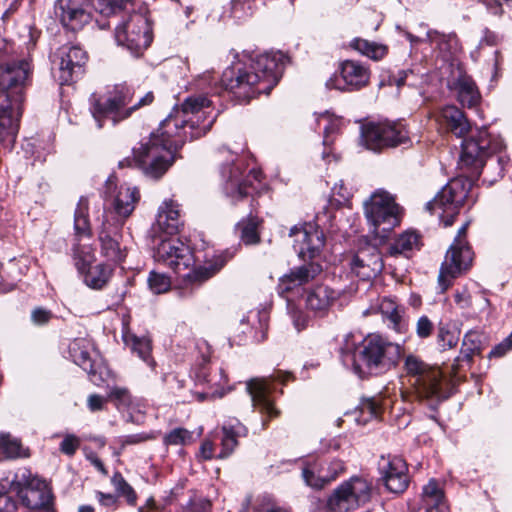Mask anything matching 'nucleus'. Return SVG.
<instances>
[{
	"label": "nucleus",
	"mask_w": 512,
	"mask_h": 512,
	"mask_svg": "<svg viewBox=\"0 0 512 512\" xmlns=\"http://www.w3.org/2000/svg\"><path fill=\"white\" fill-rule=\"evenodd\" d=\"M56 13L66 28L76 31L89 23V0H57Z\"/></svg>",
	"instance_id": "nucleus-25"
},
{
	"label": "nucleus",
	"mask_w": 512,
	"mask_h": 512,
	"mask_svg": "<svg viewBox=\"0 0 512 512\" xmlns=\"http://www.w3.org/2000/svg\"><path fill=\"white\" fill-rule=\"evenodd\" d=\"M52 318L51 311L38 307L35 308L31 313V320L36 325H44Z\"/></svg>",
	"instance_id": "nucleus-58"
},
{
	"label": "nucleus",
	"mask_w": 512,
	"mask_h": 512,
	"mask_svg": "<svg viewBox=\"0 0 512 512\" xmlns=\"http://www.w3.org/2000/svg\"><path fill=\"white\" fill-rule=\"evenodd\" d=\"M107 399L98 394H92L88 397L87 406L91 412L100 411L104 408Z\"/></svg>",
	"instance_id": "nucleus-61"
},
{
	"label": "nucleus",
	"mask_w": 512,
	"mask_h": 512,
	"mask_svg": "<svg viewBox=\"0 0 512 512\" xmlns=\"http://www.w3.org/2000/svg\"><path fill=\"white\" fill-rule=\"evenodd\" d=\"M287 57L282 52L257 55L250 63H236L222 75L221 84L240 101L269 94L282 77Z\"/></svg>",
	"instance_id": "nucleus-2"
},
{
	"label": "nucleus",
	"mask_w": 512,
	"mask_h": 512,
	"mask_svg": "<svg viewBox=\"0 0 512 512\" xmlns=\"http://www.w3.org/2000/svg\"><path fill=\"white\" fill-rule=\"evenodd\" d=\"M17 475H12L10 479H14V485L10 491L18 494L21 504L30 509V511H37L41 508H46L51 504L52 494L45 481L33 477L24 485L16 480Z\"/></svg>",
	"instance_id": "nucleus-19"
},
{
	"label": "nucleus",
	"mask_w": 512,
	"mask_h": 512,
	"mask_svg": "<svg viewBox=\"0 0 512 512\" xmlns=\"http://www.w3.org/2000/svg\"><path fill=\"white\" fill-rule=\"evenodd\" d=\"M343 484L348 496L351 498L357 509L370 501L372 484L367 479L355 476L344 481Z\"/></svg>",
	"instance_id": "nucleus-36"
},
{
	"label": "nucleus",
	"mask_w": 512,
	"mask_h": 512,
	"mask_svg": "<svg viewBox=\"0 0 512 512\" xmlns=\"http://www.w3.org/2000/svg\"><path fill=\"white\" fill-rule=\"evenodd\" d=\"M167 236L157 235L156 238H153L154 241H160L155 249L154 258L157 262L168 266L177 274L188 271L184 275V287L180 291L181 297L192 295L195 286L200 285L215 275L233 256L232 253L226 251L216 256L213 264L190 270V267L194 264V259L189 246L178 238H167Z\"/></svg>",
	"instance_id": "nucleus-5"
},
{
	"label": "nucleus",
	"mask_w": 512,
	"mask_h": 512,
	"mask_svg": "<svg viewBox=\"0 0 512 512\" xmlns=\"http://www.w3.org/2000/svg\"><path fill=\"white\" fill-rule=\"evenodd\" d=\"M289 378V375H280L273 379H252L246 383V390L249 393L253 406L256 407L261 414L266 415L268 419L279 416L280 411L274 406L270 393L274 389L273 381L277 380L282 383Z\"/></svg>",
	"instance_id": "nucleus-22"
},
{
	"label": "nucleus",
	"mask_w": 512,
	"mask_h": 512,
	"mask_svg": "<svg viewBox=\"0 0 512 512\" xmlns=\"http://www.w3.org/2000/svg\"><path fill=\"white\" fill-rule=\"evenodd\" d=\"M111 483L114 486L117 494L126 498L130 505H135L137 495L131 485L124 479L121 473L116 472L111 478Z\"/></svg>",
	"instance_id": "nucleus-49"
},
{
	"label": "nucleus",
	"mask_w": 512,
	"mask_h": 512,
	"mask_svg": "<svg viewBox=\"0 0 512 512\" xmlns=\"http://www.w3.org/2000/svg\"><path fill=\"white\" fill-rule=\"evenodd\" d=\"M488 11L494 15L503 13V3L500 0H482Z\"/></svg>",
	"instance_id": "nucleus-63"
},
{
	"label": "nucleus",
	"mask_w": 512,
	"mask_h": 512,
	"mask_svg": "<svg viewBox=\"0 0 512 512\" xmlns=\"http://www.w3.org/2000/svg\"><path fill=\"white\" fill-rule=\"evenodd\" d=\"M364 215L369 232L380 241L387 239L401 222V209L394 197L384 191H375L364 202Z\"/></svg>",
	"instance_id": "nucleus-8"
},
{
	"label": "nucleus",
	"mask_w": 512,
	"mask_h": 512,
	"mask_svg": "<svg viewBox=\"0 0 512 512\" xmlns=\"http://www.w3.org/2000/svg\"><path fill=\"white\" fill-rule=\"evenodd\" d=\"M148 287L154 294H161L167 292L171 287L170 278L164 274L156 271H151L149 273L148 279Z\"/></svg>",
	"instance_id": "nucleus-51"
},
{
	"label": "nucleus",
	"mask_w": 512,
	"mask_h": 512,
	"mask_svg": "<svg viewBox=\"0 0 512 512\" xmlns=\"http://www.w3.org/2000/svg\"><path fill=\"white\" fill-rule=\"evenodd\" d=\"M409 141L408 132L399 123L368 122L361 126L360 142L374 152L407 144Z\"/></svg>",
	"instance_id": "nucleus-14"
},
{
	"label": "nucleus",
	"mask_w": 512,
	"mask_h": 512,
	"mask_svg": "<svg viewBox=\"0 0 512 512\" xmlns=\"http://www.w3.org/2000/svg\"><path fill=\"white\" fill-rule=\"evenodd\" d=\"M96 9L104 16L123 13L128 15L135 9V0H97Z\"/></svg>",
	"instance_id": "nucleus-41"
},
{
	"label": "nucleus",
	"mask_w": 512,
	"mask_h": 512,
	"mask_svg": "<svg viewBox=\"0 0 512 512\" xmlns=\"http://www.w3.org/2000/svg\"><path fill=\"white\" fill-rule=\"evenodd\" d=\"M258 221L256 218L250 217L242 220L237 224V230L240 231L241 241L246 245H252L259 242Z\"/></svg>",
	"instance_id": "nucleus-47"
},
{
	"label": "nucleus",
	"mask_w": 512,
	"mask_h": 512,
	"mask_svg": "<svg viewBox=\"0 0 512 512\" xmlns=\"http://www.w3.org/2000/svg\"><path fill=\"white\" fill-rule=\"evenodd\" d=\"M57 59V79L61 85H69L83 75L88 57L81 47L64 45L59 48Z\"/></svg>",
	"instance_id": "nucleus-15"
},
{
	"label": "nucleus",
	"mask_w": 512,
	"mask_h": 512,
	"mask_svg": "<svg viewBox=\"0 0 512 512\" xmlns=\"http://www.w3.org/2000/svg\"><path fill=\"white\" fill-rule=\"evenodd\" d=\"M455 303L461 309L471 308L473 305L472 298L466 289L462 291H457L454 295Z\"/></svg>",
	"instance_id": "nucleus-60"
},
{
	"label": "nucleus",
	"mask_w": 512,
	"mask_h": 512,
	"mask_svg": "<svg viewBox=\"0 0 512 512\" xmlns=\"http://www.w3.org/2000/svg\"><path fill=\"white\" fill-rule=\"evenodd\" d=\"M180 211L178 204L173 200H164L158 208L155 223L152 225L150 235L156 238L157 235H174L180 227Z\"/></svg>",
	"instance_id": "nucleus-28"
},
{
	"label": "nucleus",
	"mask_w": 512,
	"mask_h": 512,
	"mask_svg": "<svg viewBox=\"0 0 512 512\" xmlns=\"http://www.w3.org/2000/svg\"><path fill=\"white\" fill-rule=\"evenodd\" d=\"M246 427L236 418L227 419L222 426L221 451L218 455L214 453V443L206 439L200 447V455L204 460L214 457L225 459L229 457L238 445V438L246 436Z\"/></svg>",
	"instance_id": "nucleus-16"
},
{
	"label": "nucleus",
	"mask_w": 512,
	"mask_h": 512,
	"mask_svg": "<svg viewBox=\"0 0 512 512\" xmlns=\"http://www.w3.org/2000/svg\"><path fill=\"white\" fill-rule=\"evenodd\" d=\"M192 441H193V433L191 431H189L185 428H181V427L171 430L163 438V442L167 446H169V445L185 446V445L192 443Z\"/></svg>",
	"instance_id": "nucleus-50"
},
{
	"label": "nucleus",
	"mask_w": 512,
	"mask_h": 512,
	"mask_svg": "<svg viewBox=\"0 0 512 512\" xmlns=\"http://www.w3.org/2000/svg\"><path fill=\"white\" fill-rule=\"evenodd\" d=\"M472 180L456 177L450 180L441 191L426 204L431 213H438L445 227L451 226L461 206L468 200L472 188Z\"/></svg>",
	"instance_id": "nucleus-9"
},
{
	"label": "nucleus",
	"mask_w": 512,
	"mask_h": 512,
	"mask_svg": "<svg viewBox=\"0 0 512 512\" xmlns=\"http://www.w3.org/2000/svg\"><path fill=\"white\" fill-rule=\"evenodd\" d=\"M469 223H464L458 230L456 237L450 245L445 259L441 265L438 282L441 291L444 292L463 271L470 268L473 260V252L466 241V232Z\"/></svg>",
	"instance_id": "nucleus-11"
},
{
	"label": "nucleus",
	"mask_w": 512,
	"mask_h": 512,
	"mask_svg": "<svg viewBox=\"0 0 512 512\" xmlns=\"http://www.w3.org/2000/svg\"><path fill=\"white\" fill-rule=\"evenodd\" d=\"M370 72L364 64L346 60L340 66V75H333L326 81V88L339 91H353L361 89L369 82Z\"/></svg>",
	"instance_id": "nucleus-17"
},
{
	"label": "nucleus",
	"mask_w": 512,
	"mask_h": 512,
	"mask_svg": "<svg viewBox=\"0 0 512 512\" xmlns=\"http://www.w3.org/2000/svg\"><path fill=\"white\" fill-rule=\"evenodd\" d=\"M454 90L458 101L467 107H474L480 100V93L473 79L467 75H460L454 83Z\"/></svg>",
	"instance_id": "nucleus-37"
},
{
	"label": "nucleus",
	"mask_w": 512,
	"mask_h": 512,
	"mask_svg": "<svg viewBox=\"0 0 512 512\" xmlns=\"http://www.w3.org/2000/svg\"><path fill=\"white\" fill-rule=\"evenodd\" d=\"M88 375L92 383L97 386L106 385L108 389L115 381V374L105 364L94 365Z\"/></svg>",
	"instance_id": "nucleus-48"
},
{
	"label": "nucleus",
	"mask_w": 512,
	"mask_h": 512,
	"mask_svg": "<svg viewBox=\"0 0 512 512\" xmlns=\"http://www.w3.org/2000/svg\"><path fill=\"white\" fill-rule=\"evenodd\" d=\"M351 271L361 280H371L379 275L384 263L379 249L370 244L361 247L349 262Z\"/></svg>",
	"instance_id": "nucleus-23"
},
{
	"label": "nucleus",
	"mask_w": 512,
	"mask_h": 512,
	"mask_svg": "<svg viewBox=\"0 0 512 512\" xmlns=\"http://www.w3.org/2000/svg\"><path fill=\"white\" fill-rule=\"evenodd\" d=\"M211 101L204 95L187 97L181 107H177L153 131L147 140L133 149V162L145 176L152 179L162 177L175 159L176 151L188 139H197L211 128L214 118L204 119Z\"/></svg>",
	"instance_id": "nucleus-1"
},
{
	"label": "nucleus",
	"mask_w": 512,
	"mask_h": 512,
	"mask_svg": "<svg viewBox=\"0 0 512 512\" xmlns=\"http://www.w3.org/2000/svg\"><path fill=\"white\" fill-rule=\"evenodd\" d=\"M140 194L136 187L121 185L112 202V209L105 211L104 217L109 216L111 222L124 224L125 220L132 214Z\"/></svg>",
	"instance_id": "nucleus-27"
},
{
	"label": "nucleus",
	"mask_w": 512,
	"mask_h": 512,
	"mask_svg": "<svg viewBox=\"0 0 512 512\" xmlns=\"http://www.w3.org/2000/svg\"><path fill=\"white\" fill-rule=\"evenodd\" d=\"M289 236L294 238V249L303 259L317 257L325 244L323 231L313 222L292 227Z\"/></svg>",
	"instance_id": "nucleus-18"
},
{
	"label": "nucleus",
	"mask_w": 512,
	"mask_h": 512,
	"mask_svg": "<svg viewBox=\"0 0 512 512\" xmlns=\"http://www.w3.org/2000/svg\"><path fill=\"white\" fill-rule=\"evenodd\" d=\"M151 438L152 437L146 433L132 434V435L123 437V439L121 440V444H122V447H124L125 445L139 444V443L145 442Z\"/></svg>",
	"instance_id": "nucleus-62"
},
{
	"label": "nucleus",
	"mask_w": 512,
	"mask_h": 512,
	"mask_svg": "<svg viewBox=\"0 0 512 512\" xmlns=\"http://www.w3.org/2000/svg\"><path fill=\"white\" fill-rule=\"evenodd\" d=\"M31 73L27 59L0 60V142L6 147L16 139Z\"/></svg>",
	"instance_id": "nucleus-4"
},
{
	"label": "nucleus",
	"mask_w": 512,
	"mask_h": 512,
	"mask_svg": "<svg viewBox=\"0 0 512 512\" xmlns=\"http://www.w3.org/2000/svg\"><path fill=\"white\" fill-rule=\"evenodd\" d=\"M250 0H232L231 1V13L234 18L242 19L248 15L250 6L247 5Z\"/></svg>",
	"instance_id": "nucleus-57"
},
{
	"label": "nucleus",
	"mask_w": 512,
	"mask_h": 512,
	"mask_svg": "<svg viewBox=\"0 0 512 512\" xmlns=\"http://www.w3.org/2000/svg\"><path fill=\"white\" fill-rule=\"evenodd\" d=\"M482 336L476 331H469L465 334L462 347L461 357L470 362L473 356L478 355L482 351Z\"/></svg>",
	"instance_id": "nucleus-44"
},
{
	"label": "nucleus",
	"mask_w": 512,
	"mask_h": 512,
	"mask_svg": "<svg viewBox=\"0 0 512 512\" xmlns=\"http://www.w3.org/2000/svg\"><path fill=\"white\" fill-rule=\"evenodd\" d=\"M440 122L457 137H465L471 125L464 113L454 105H447L439 112Z\"/></svg>",
	"instance_id": "nucleus-34"
},
{
	"label": "nucleus",
	"mask_w": 512,
	"mask_h": 512,
	"mask_svg": "<svg viewBox=\"0 0 512 512\" xmlns=\"http://www.w3.org/2000/svg\"><path fill=\"white\" fill-rule=\"evenodd\" d=\"M79 446L80 439L73 434H67L62 440L59 449L65 455L72 456L75 454Z\"/></svg>",
	"instance_id": "nucleus-54"
},
{
	"label": "nucleus",
	"mask_w": 512,
	"mask_h": 512,
	"mask_svg": "<svg viewBox=\"0 0 512 512\" xmlns=\"http://www.w3.org/2000/svg\"><path fill=\"white\" fill-rule=\"evenodd\" d=\"M290 302H291V300L288 302V309H289V313L291 315L293 324H294L295 328L297 329V331H301L307 326L308 316L302 310H300L294 306H291Z\"/></svg>",
	"instance_id": "nucleus-55"
},
{
	"label": "nucleus",
	"mask_w": 512,
	"mask_h": 512,
	"mask_svg": "<svg viewBox=\"0 0 512 512\" xmlns=\"http://www.w3.org/2000/svg\"><path fill=\"white\" fill-rule=\"evenodd\" d=\"M416 512H449L444 493L436 480H429L423 487L421 501Z\"/></svg>",
	"instance_id": "nucleus-32"
},
{
	"label": "nucleus",
	"mask_w": 512,
	"mask_h": 512,
	"mask_svg": "<svg viewBox=\"0 0 512 512\" xmlns=\"http://www.w3.org/2000/svg\"><path fill=\"white\" fill-rule=\"evenodd\" d=\"M404 34L412 45L419 42H429L436 45L439 51L444 54V57L454 55L460 50L459 41L455 33L441 34L436 30H428L423 38L414 36L408 31H405Z\"/></svg>",
	"instance_id": "nucleus-31"
},
{
	"label": "nucleus",
	"mask_w": 512,
	"mask_h": 512,
	"mask_svg": "<svg viewBox=\"0 0 512 512\" xmlns=\"http://www.w3.org/2000/svg\"><path fill=\"white\" fill-rule=\"evenodd\" d=\"M504 147L500 137H492L486 129L478 130L476 134L462 141L460 163L462 166L472 167L478 174L481 168L486 171L492 169L495 175L489 182L493 183L503 177L509 161L503 152Z\"/></svg>",
	"instance_id": "nucleus-6"
},
{
	"label": "nucleus",
	"mask_w": 512,
	"mask_h": 512,
	"mask_svg": "<svg viewBox=\"0 0 512 512\" xmlns=\"http://www.w3.org/2000/svg\"><path fill=\"white\" fill-rule=\"evenodd\" d=\"M338 297L337 291L327 285L319 284L307 291L306 307L322 317L328 313Z\"/></svg>",
	"instance_id": "nucleus-30"
},
{
	"label": "nucleus",
	"mask_w": 512,
	"mask_h": 512,
	"mask_svg": "<svg viewBox=\"0 0 512 512\" xmlns=\"http://www.w3.org/2000/svg\"><path fill=\"white\" fill-rule=\"evenodd\" d=\"M321 272L322 266L314 261L294 267L279 279L277 291L289 302V293L299 290L302 285L314 280Z\"/></svg>",
	"instance_id": "nucleus-24"
},
{
	"label": "nucleus",
	"mask_w": 512,
	"mask_h": 512,
	"mask_svg": "<svg viewBox=\"0 0 512 512\" xmlns=\"http://www.w3.org/2000/svg\"><path fill=\"white\" fill-rule=\"evenodd\" d=\"M97 499L101 505L106 507L114 506L117 502V497L110 493L97 492Z\"/></svg>",
	"instance_id": "nucleus-64"
},
{
	"label": "nucleus",
	"mask_w": 512,
	"mask_h": 512,
	"mask_svg": "<svg viewBox=\"0 0 512 512\" xmlns=\"http://www.w3.org/2000/svg\"><path fill=\"white\" fill-rule=\"evenodd\" d=\"M115 40L132 55L138 57L152 42V28L147 16L135 11L122 15V20L115 27Z\"/></svg>",
	"instance_id": "nucleus-10"
},
{
	"label": "nucleus",
	"mask_w": 512,
	"mask_h": 512,
	"mask_svg": "<svg viewBox=\"0 0 512 512\" xmlns=\"http://www.w3.org/2000/svg\"><path fill=\"white\" fill-rule=\"evenodd\" d=\"M360 412L365 417L362 419L357 418L356 421L360 424H366L369 419L378 417L379 407L374 400L367 399L361 403Z\"/></svg>",
	"instance_id": "nucleus-53"
},
{
	"label": "nucleus",
	"mask_w": 512,
	"mask_h": 512,
	"mask_svg": "<svg viewBox=\"0 0 512 512\" xmlns=\"http://www.w3.org/2000/svg\"><path fill=\"white\" fill-rule=\"evenodd\" d=\"M69 351L74 363L80 366L84 371L89 373V370H91L95 364L92 363L91 361L90 354L85 345V341H73L70 344Z\"/></svg>",
	"instance_id": "nucleus-43"
},
{
	"label": "nucleus",
	"mask_w": 512,
	"mask_h": 512,
	"mask_svg": "<svg viewBox=\"0 0 512 512\" xmlns=\"http://www.w3.org/2000/svg\"><path fill=\"white\" fill-rule=\"evenodd\" d=\"M402 355V346L379 334H369L360 343L352 333L343 337L339 347L342 364L359 378L380 375L393 369Z\"/></svg>",
	"instance_id": "nucleus-3"
},
{
	"label": "nucleus",
	"mask_w": 512,
	"mask_h": 512,
	"mask_svg": "<svg viewBox=\"0 0 512 512\" xmlns=\"http://www.w3.org/2000/svg\"><path fill=\"white\" fill-rule=\"evenodd\" d=\"M404 369L407 375L413 379L412 385L419 398L431 399L436 402L446 398L442 389L440 370L430 367L413 354L405 357Z\"/></svg>",
	"instance_id": "nucleus-12"
},
{
	"label": "nucleus",
	"mask_w": 512,
	"mask_h": 512,
	"mask_svg": "<svg viewBox=\"0 0 512 512\" xmlns=\"http://www.w3.org/2000/svg\"><path fill=\"white\" fill-rule=\"evenodd\" d=\"M459 336L453 331H450L445 326H440L437 334L438 345L442 350H447L455 347L458 343Z\"/></svg>",
	"instance_id": "nucleus-52"
},
{
	"label": "nucleus",
	"mask_w": 512,
	"mask_h": 512,
	"mask_svg": "<svg viewBox=\"0 0 512 512\" xmlns=\"http://www.w3.org/2000/svg\"><path fill=\"white\" fill-rule=\"evenodd\" d=\"M133 91L125 84L116 85L104 97H98L93 94L90 98L91 113L97 124V128H102L106 119L112 121V125L128 118L132 112L150 105L154 101L153 92L149 91L140 97L132 106L126 108L131 102Z\"/></svg>",
	"instance_id": "nucleus-7"
},
{
	"label": "nucleus",
	"mask_w": 512,
	"mask_h": 512,
	"mask_svg": "<svg viewBox=\"0 0 512 512\" xmlns=\"http://www.w3.org/2000/svg\"><path fill=\"white\" fill-rule=\"evenodd\" d=\"M113 269L109 264L100 263L95 266H89L86 268L84 273H80L83 276L84 283L91 289L101 290L109 282L112 276Z\"/></svg>",
	"instance_id": "nucleus-38"
},
{
	"label": "nucleus",
	"mask_w": 512,
	"mask_h": 512,
	"mask_svg": "<svg viewBox=\"0 0 512 512\" xmlns=\"http://www.w3.org/2000/svg\"><path fill=\"white\" fill-rule=\"evenodd\" d=\"M380 471L386 488L395 494L404 492L409 483L407 465L400 457L382 459Z\"/></svg>",
	"instance_id": "nucleus-26"
},
{
	"label": "nucleus",
	"mask_w": 512,
	"mask_h": 512,
	"mask_svg": "<svg viewBox=\"0 0 512 512\" xmlns=\"http://www.w3.org/2000/svg\"><path fill=\"white\" fill-rule=\"evenodd\" d=\"M327 507L331 512H351L357 509L348 496L343 483L330 495L327 500Z\"/></svg>",
	"instance_id": "nucleus-42"
},
{
	"label": "nucleus",
	"mask_w": 512,
	"mask_h": 512,
	"mask_svg": "<svg viewBox=\"0 0 512 512\" xmlns=\"http://www.w3.org/2000/svg\"><path fill=\"white\" fill-rule=\"evenodd\" d=\"M107 399L111 400L117 410L123 414L127 422L141 424L143 423L142 415H134L131 409H138L141 412V402L133 398L129 390L125 387L113 385L109 388Z\"/></svg>",
	"instance_id": "nucleus-29"
},
{
	"label": "nucleus",
	"mask_w": 512,
	"mask_h": 512,
	"mask_svg": "<svg viewBox=\"0 0 512 512\" xmlns=\"http://www.w3.org/2000/svg\"><path fill=\"white\" fill-rule=\"evenodd\" d=\"M74 243L73 259L79 273H84L95 261L94 248L90 244L81 243L83 239L90 240L92 230L89 220V203L86 197H81L74 212Z\"/></svg>",
	"instance_id": "nucleus-13"
},
{
	"label": "nucleus",
	"mask_w": 512,
	"mask_h": 512,
	"mask_svg": "<svg viewBox=\"0 0 512 512\" xmlns=\"http://www.w3.org/2000/svg\"><path fill=\"white\" fill-rule=\"evenodd\" d=\"M510 350H512V340L506 337L490 351L489 357H502Z\"/></svg>",
	"instance_id": "nucleus-59"
},
{
	"label": "nucleus",
	"mask_w": 512,
	"mask_h": 512,
	"mask_svg": "<svg viewBox=\"0 0 512 512\" xmlns=\"http://www.w3.org/2000/svg\"><path fill=\"white\" fill-rule=\"evenodd\" d=\"M344 471V463L335 459L326 463L319 459L307 460L302 468L305 483L315 489H322Z\"/></svg>",
	"instance_id": "nucleus-21"
},
{
	"label": "nucleus",
	"mask_w": 512,
	"mask_h": 512,
	"mask_svg": "<svg viewBox=\"0 0 512 512\" xmlns=\"http://www.w3.org/2000/svg\"><path fill=\"white\" fill-rule=\"evenodd\" d=\"M433 329H434V325H433L432 321L426 315H422L421 317H419V319L417 320V323H416V328H415L416 335L419 338H421V339L428 338L432 334Z\"/></svg>",
	"instance_id": "nucleus-56"
},
{
	"label": "nucleus",
	"mask_w": 512,
	"mask_h": 512,
	"mask_svg": "<svg viewBox=\"0 0 512 512\" xmlns=\"http://www.w3.org/2000/svg\"><path fill=\"white\" fill-rule=\"evenodd\" d=\"M420 237L414 231H405L400 234L394 243L389 247L390 255H405L415 249H419Z\"/></svg>",
	"instance_id": "nucleus-40"
},
{
	"label": "nucleus",
	"mask_w": 512,
	"mask_h": 512,
	"mask_svg": "<svg viewBox=\"0 0 512 512\" xmlns=\"http://www.w3.org/2000/svg\"><path fill=\"white\" fill-rule=\"evenodd\" d=\"M26 456L20 442L9 434L0 435V460Z\"/></svg>",
	"instance_id": "nucleus-46"
},
{
	"label": "nucleus",
	"mask_w": 512,
	"mask_h": 512,
	"mask_svg": "<svg viewBox=\"0 0 512 512\" xmlns=\"http://www.w3.org/2000/svg\"><path fill=\"white\" fill-rule=\"evenodd\" d=\"M122 226V222H111L108 215L102 221L98 232V241L100 243V254L107 261L120 263L127 255L126 248L120 244Z\"/></svg>",
	"instance_id": "nucleus-20"
},
{
	"label": "nucleus",
	"mask_w": 512,
	"mask_h": 512,
	"mask_svg": "<svg viewBox=\"0 0 512 512\" xmlns=\"http://www.w3.org/2000/svg\"><path fill=\"white\" fill-rule=\"evenodd\" d=\"M123 341L140 359L146 362L150 367H154L155 362L150 357L152 345L148 337H138L128 331H124Z\"/></svg>",
	"instance_id": "nucleus-39"
},
{
	"label": "nucleus",
	"mask_w": 512,
	"mask_h": 512,
	"mask_svg": "<svg viewBox=\"0 0 512 512\" xmlns=\"http://www.w3.org/2000/svg\"><path fill=\"white\" fill-rule=\"evenodd\" d=\"M378 311L382 316V320L386 325L398 332L402 333L406 330V323L403 319L405 308L398 305L394 299L384 297L378 304Z\"/></svg>",
	"instance_id": "nucleus-33"
},
{
	"label": "nucleus",
	"mask_w": 512,
	"mask_h": 512,
	"mask_svg": "<svg viewBox=\"0 0 512 512\" xmlns=\"http://www.w3.org/2000/svg\"><path fill=\"white\" fill-rule=\"evenodd\" d=\"M220 173L225 181L224 189L227 195L242 198L248 194L245 184L241 182L242 172L238 166L234 165V159L231 160V163L223 164Z\"/></svg>",
	"instance_id": "nucleus-35"
},
{
	"label": "nucleus",
	"mask_w": 512,
	"mask_h": 512,
	"mask_svg": "<svg viewBox=\"0 0 512 512\" xmlns=\"http://www.w3.org/2000/svg\"><path fill=\"white\" fill-rule=\"evenodd\" d=\"M351 47L373 60L383 58L387 52L386 46L359 38L351 42Z\"/></svg>",
	"instance_id": "nucleus-45"
}]
</instances>
